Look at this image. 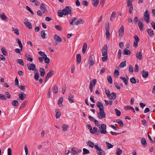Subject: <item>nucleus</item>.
Wrapping results in <instances>:
<instances>
[{
  "instance_id": "obj_41",
  "label": "nucleus",
  "mask_w": 155,
  "mask_h": 155,
  "mask_svg": "<svg viewBox=\"0 0 155 155\" xmlns=\"http://www.w3.org/2000/svg\"><path fill=\"white\" fill-rule=\"evenodd\" d=\"M76 19H77V18H72V20H70L69 21V22L70 24L72 25H74V22Z\"/></svg>"
},
{
  "instance_id": "obj_10",
  "label": "nucleus",
  "mask_w": 155,
  "mask_h": 155,
  "mask_svg": "<svg viewBox=\"0 0 155 155\" xmlns=\"http://www.w3.org/2000/svg\"><path fill=\"white\" fill-rule=\"evenodd\" d=\"M91 133L92 134H95L96 135H98L99 133V130L96 127H94L93 130L91 131Z\"/></svg>"
},
{
  "instance_id": "obj_22",
  "label": "nucleus",
  "mask_w": 155,
  "mask_h": 155,
  "mask_svg": "<svg viewBox=\"0 0 155 155\" xmlns=\"http://www.w3.org/2000/svg\"><path fill=\"white\" fill-rule=\"evenodd\" d=\"M77 61V63L79 64L81 62V56L80 54H78L76 55Z\"/></svg>"
},
{
  "instance_id": "obj_62",
  "label": "nucleus",
  "mask_w": 155,
  "mask_h": 155,
  "mask_svg": "<svg viewBox=\"0 0 155 155\" xmlns=\"http://www.w3.org/2000/svg\"><path fill=\"white\" fill-rule=\"evenodd\" d=\"M105 93L108 97H110V92L109 90L106 89Z\"/></svg>"
},
{
  "instance_id": "obj_12",
  "label": "nucleus",
  "mask_w": 155,
  "mask_h": 155,
  "mask_svg": "<svg viewBox=\"0 0 155 155\" xmlns=\"http://www.w3.org/2000/svg\"><path fill=\"white\" fill-rule=\"evenodd\" d=\"M19 98L21 101H23L26 97V94L23 93L22 92H21L20 94H18Z\"/></svg>"
},
{
  "instance_id": "obj_34",
  "label": "nucleus",
  "mask_w": 155,
  "mask_h": 155,
  "mask_svg": "<svg viewBox=\"0 0 155 155\" xmlns=\"http://www.w3.org/2000/svg\"><path fill=\"white\" fill-rule=\"evenodd\" d=\"M16 41H18V43L19 45V47L21 48V50H22V48L23 47V45L21 43V40L18 38H17L16 39Z\"/></svg>"
},
{
  "instance_id": "obj_16",
  "label": "nucleus",
  "mask_w": 155,
  "mask_h": 155,
  "mask_svg": "<svg viewBox=\"0 0 155 155\" xmlns=\"http://www.w3.org/2000/svg\"><path fill=\"white\" fill-rule=\"evenodd\" d=\"M24 23L27 28L30 29L32 28V25L30 22L27 21H25Z\"/></svg>"
},
{
  "instance_id": "obj_2",
  "label": "nucleus",
  "mask_w": 155,
  "mask_h": 155,
  "mask_svg": "<svg viewBox=\"0 0 155 155\" xmlns=\"http://www.w3.org/2000/svg\"><path fill=\"white\" fill-rule=\"evenodd\" d=\"M72 8L70 6H66L65 8L62 10L64 13V15H67L68 14H71Z\"/></svg>"
},
{
  "instance_id": "obj_45",
  "label": "nucleus",
  "mask_w": 155,
  "mask_h": 155,
  "mask_svg": "<svg viewBox=\"0 0 155 155\" xmlns=\"http://www.w3.org/2000/svg\"><path fill=\"white\" fill-rule=\"evenodd\" d=\"M122 151L120 148H118L117 149V155H120L122 153Z\"/></svg>"
},
{
  "instance_id": "obj_21",
  "label": "nucleus",
  "mask_w": 155,
  "mask_h": 155,
  "mask_svg": "<svg viewBox=\"0 0 155 155\" xmlns=\"http://www.w3.org/2000/svg\"><path fill=\"white\" fill-rule=\"evenodd\" d=\"M86 143L89 147L91 148H93L94 147V143L90 140L88 141Z\"/></svg>"
},
{
  "instance_id": "obj_26",
  "label": "nucleus",
  "mask_w": 155,
  "mask_h": 155,
  "mask_svg": "<svg viewBox=\"0 0 155 155\" xmlns=\"http://www.w3.org/2000/svg\"><path fill=\"white\" fill-rule=\"evenodd\" d=\"M92 3L94 7H97L99 3V1L98 0H92Z\"/></svg>"
},
{
  "instance_id": "obj_28",
  "label": "nucleus",
  "mask_w": 155,
  "mask_h": 155,
  "mask_svg": "<svg viewBox=\"0 0 155 155\" xmlns=\"http://www.w3.org/2000/svg\"><path fill=\"white\" fill-rule=\"evenodd\" d=\"M123 53L124 55H129L130 54L131 52L130 50H128L127 48H125L123 51Z\"/></svg>"
},
{
  "instance_id": "obj_27",
  "label": "nucleus",
  "mask_w": 155,
  "mask_h": 155,
  "mask_svg": "<svg viewBox=\"0 0 155 155\" xmlns=\"http://www.w3.org/2000/svg\"><path fill=\"white\" fill-rule=\"evenodd\" d=\"M137 58L140 60H141L142 59V54H141V52L139 51L136 54Z\"/></svg>"
},
{
  "instance_id": "obj_36",
  "label": "nucleus",
  "mask_w": 155,
  "mask_h": 155,
  "mask_svg": "<svg viewBox=\"0 0 155 155\" xmlns=\"http://www.w3.org/2000/svg\"><path fill=\"white\" fill-rule=\"evenodd\" d=\"M0 16L1 18L3 20H6L8 18V17L3 13L1 14Z\"/></svg>"
},
{
  "instance_id": "obj_49",
  "label": "nucleus",
  "mask_w": 155,
  "mask_h": 155,
  "mask_svg": "<svg viewBox=\"0 0 155 155\" xmlns=\"http://www.w3.org/2000/svg\"><path fill=\"white\" fill-rule=\"evenodd\" d=\"M58 15L59 16L61 17L63 16V15H64V12H63V11H62V10L61 12L60 11H58Z\"/></svg>"
},
{
  "instance_id": "obj_54",
  "label": "nucleus",
  "mask_w": 155,
  "mask_h": 155,
  "mask_svg": "<svg viewBox=\"0 0 155 155\" xmlns=\"http://www.w3.org/2000/svg\"><path fill=\"white\" fill-rule=\"evenodd\" d=\"M107 80L109 83L110 84L112 83V80L111 77L110 76H108L107 77Z\"/></svg>"
},
{
  "instance_id": "obj_39",
  "label": "nucleus",
  "mask_w": 155,
  "mask_h": 155,
  "mask_svg": "<svg viewBox=\"0 0 155 155\" xmlns=\"http://www.w3.org/2000/svg\"><path fill=\"white\" fill-rule=\"evenodd\" d=\"M12 104L14 107H17L18 105V102L16 100L13 101L12 103Z\"/></svg>"
},
{
  "instance_id": "obj_1",
  "label": "nucleus",
  "mask_w": 155,
  "mask_h": 155,
  "mask_svg": "<svg viewBox=\"0 0 155 155\" xmlns=\"http://www.w3.org/2000/svg\"><path fill=\"white\" fill-rule=\"evenodd\" d=\"M150 13L148 10H147L145 11V12L144 13L143 19L144 21L147 22L148 23L150 21Z\"/></svg>"
},
{
  "instance_id": "obj_4",
  "label": "nucleus",
  "mask_w": 155,
  "mask_h": 155,
  "mask_svg": "<svg viewBox=\"0 0 155 155\" xmlns=\"http://www.w3.org/2000/svg\"><path fill=\"white\" fill-rule=\"evenodd\" d=\"M99 129L101 134H106L107 133L106 126L105 124H102L101 126L99 127Z\"/></svg>"
},
{
  "instance_id": "obj_8",
  "label": "nucleus",
  "mask_w": 155,
  "mask_h": 155,
  "mask_svg": "<svg viewBox=\"0 0 155 155\" xmlns=\"http://www.w3.org/2000/svg\"><path fill=\"white\" fill-rule=\"evenodd\" d=\"M134 38L135 41L134 42V46L135 47L137 46L138 43L140 41V39L137 35H135Z\"/></svg>"
},
{
  "instance_id": "obj_9",
  "label": "nucleus",
  "mask_w": 155,
  "mask_h": 155,
  "mask_svg": "<svg viewBox=\"0 0 155 155\" xmlns=\"http://www.w3.org/2000/svg\"><path fill=\"white\" fill-rule=\"evenodd\" d=\"M27 66L28 67V68L29 70H36L37 71V69H35V64L33 63L31 64L30 65L28 64H27Z\"/></svg>"
},
{
  "instance_id": "obj_57",
  "label": "nucleus",
  "mask_w": 155,
  "mask_h": 155,
  "mask_svg": "<svg viewBox=\"0 0 155 155\" xmlns=\"http://www.w3.org/2000/svg\"><path fill=\"white\" fill-rule=\"evenodd\" d=\"M13 31H14V33L17 35L19 34L18 30L17 28H13Z\"/></svg>"
},
{
  "instance_id": "obj_43",
  "label": "nucleus",
  "mask_w": 155,
  "mask_h": 155,
  "mask_svg": "<svg viewBox=\"0 0 155 155\" xmlns=\"http://www.w3.org/2000/svg\"><path fill=\"white\" fill-rule=\"evenodd\" d=\"M41 37L43 38L44 39V38H46L45 36L46 35V34L45 32V31L43 30L41 31Z\"/></svg>"
},
{
  "instance_id": "obj_64",
  "label": "nucleus",
  "mask_w": 155,
  "mask_h": 155,
  "mask_svg": "<svg viewBox=\"0 0 155 155\" xmlns=\"http://www.w3.org/2000/svg\"><path fill=\"white\" fill-rule=\"evenodd\" d=\"M38 54L41 56H42V57H44L46 55L45 54V53L41 51H39L38 52Z\"/></svg>"
},
{
  "instance_id": "obj_31",
  "label": "nucleus",
  "mask_w": 155,
  "mask_h": 155,
  "mask_svg": "<svg viewBox=\"0 0 155 155\" xmlns=\"http://www.w3.org/2000/svg\"><path fill=\"white\" fill-rule=\"evenodd\" d=\"M138 25L140 31H142L143 30V24L141 22L139 21L138 23Z\"/></svg>"
},
{
  "instance_id": "obj_44",
  "label": "nucleus",
  "mask_w": 155,
  "mask_h": 155,
  "mask_svg": "<svg viewBox=\"0 0 155 155\" xmlns=\"http://www.w3.org/2000/svg\"><path fill=\"white\" fill-rule=\"evenodd\" d=\"M110 29L109 23L108 22L106 23L105 30L106 31H109Z\"/></svg>"
},
{
  "instance_id": "obj_63",
  "label": "nucleus",
  "mask_w": 155,
  "mask_h": 155,
  "mask_svg": "<svg viewBox=\"0 0 155 155\" xmlns=\"http://www.w3.org/2000/svg\"><path fill=\"white\" fill-rule=\"evenodd\" d=\"M122 51L120 49H119L118 53V57L119 59H120L121 57Z\"/></svg>"
},
{
  "instance_id": "obj_51",
  "label": "nucleus",
  "mask_w": 155,
  "mask_h": 155,
  "mask_svg": "<svg viewBox=\"0 0 155 155\" xmlns=\"http://www.w3.org/2000/svg\"><path fill=\"white\" fill-rule=\"evenodd\" d=\"M114 110L116 113V115L118 116H120L121 115L120 111L117 109H115Z\"/></svg>"
},
{
  "instance_id": "obj_48",
  "label": "nucleus",
  "mask_w": 155,
  "mask_h": 155,
  "mask_svg": "<svg viewBox=\"0 0 155 155\" xmlns=\"http://www.w3.org/2000/svg\"><path fill=\"white\" fill-rule=\"evenodd\" d=\"M44 59H45V63H49L50 61L49 58L47 57L46 55L45 56H44Z\"/></svg>"
},
{
  "instance_id": "obj_19",
  "label": "nucleus",
  "mask_w": 155,
  "mask_h": 155,
  "mask_svg": "<svg viewBox=\"0 0 155 155\" xmlns=\"http://www.w3.org/2000/svg\"><path fill=\"white\" fill-rule=\"evenodd\" d=\"M40 8L43 12V13H45L46 11H47L45 6L43 3H42L40 5Z\"/></svg>"
},
{
  "instance_id": "obj_40",
  "label": "nucleus",
  "mask_w": 155,
  "mask_h": 155,
  "mask_svg": "<svg viewBox=\"0 0 155 155\" xmlns=\"http://www.w3.org/2000/svg\"><path fill=\"white\" fill-rule=\"evenodd\" d=\"M126 66V61H125L121 62L119 65V67L120 68H123Z\"/></svg>"
},
{
  "instance_id": "obj_18",
  "label": "nucleus",
  "mask_w": 155,
  "mask_h": 155,
  "mask_svg": "<svg viewBox=\"0 0 155 155\" xmlns=\"http://www.w3.org/2000/svg\"><path fill=\"white\" fill-rule=\"evenodd\" d=\"M54 37V39L58 42H61L62 41V39L57 35H55Z\"/></svg>"
},
{
  "instance_id": "obj_55",
  "label": "nucleus",
  "mask_w": 155,
  "mask_h": 155,
  "mask_svg": "<svg viewBox=\"0 0 155 155\" xmlns=\"http://www.w3.org/2000/svg\"><path fill=\"white\" fill-rule=\"evenodd\" d=\"M18 63L20 64L21 65L23 66L24 65L23 61L21 59H18Z\"/></svg>"
},
{
  "instance_id": "obj_14",
  "label": "nucleus",
  "mask_w": 155,
  "mask_h": 155,
  "mask_svg": "<svg viewBox=\"0 0 155 155\" xmlns=\"http://www.w3.org/2000/svg\"><path fill=\"white\" fill-rule=\"evenodd\" d=\"M97 106L99 108V110H103L104 109V107L102 104L100 102H98L97 103Z\"/></svg>"
},
{
  "instance_id": "obj_35",
  "label": "nucleus",
  "mask_w": 155,
  "mask_h": 155,
  "mask_svg": "<svg viewBox=\"0 0 155 155\" xmlns=\"http://www.w3.org/2000/svg\"><path fill=\"white\" fill-rule=\"evenodd\" d=\"M141 143L143 147H145L146 146L147 143L146 140L145 138H142L141 141Z\"/></svg>"
},
{
  "instance_id": "obj_29",
  "label": "nucleus",
  "mask_w": 155,
  "mask_h": 155,
  "mask_svg": "<svg viewBox=\"0 0 155 155\" xmlns=\"http://www.w3.org/2000/svg\"><path fill=\"white\" fill-rule=\"evenodd\" d=\"M147 31L151 36H152L154 35L153 31L152 29L148 28L147 29Z\"/></svg>"
},
{
  "instance_id": "obj_47",
  "label": "nucleus",
  "mask_w": 155,
  "mask_h": 155,
  "mask_svg": "<svg viewBox=\"0 0 155 155\" xmlns=\"http://www.w3.org/2000/svg\"><path fill=\"white\" fill-rule=\"evenodd\" d=\"M106 144L107 147V149H108L111 148L113 147V145L108 142H106Z\"/></svg>"
},
{
  "instance_id": "obj_30",
  "label": "nucleus",
  "mask_w": 155,
  "mask_h": 155,
  "mask_svg": "<svg viewBox=\"0 0 155 155\" xmlns=\"http://www.w3.org/2000/svg\"><path fill=\"white\" fill-rule=\"evenodd\" d=\"M52 90L54 93L56 94L58 93V86L57 85H55L53 87Z\"/></svg>"
},
{
  "instance_id": "obj_17",
  "label": "nucleus",
  "mask_w": 155,
  "mask_h": 155,
  "mask_svg": "<svg viewBox=\"0 0 155 155\" xmlns=\"http://www.w3.org/2000/svg\"><path fill=\"white\" fill-rule=\"evenodd\" d=\"M117 96L116 93L114 92H112L110 95V97H108L110 100L113 99L115 100L116 97Z\"/></svg>"
},
{
  "instance_id": "obj_42",
  "label": "nucleus",
  "mask_w": 155,
  "mask_h": 155,
  "mask_svg": "<svg viewBox=\"0 0 155 155\" xmlns=\"http://www.w3.org/2000/svg\"><path fill=\"white\" fill-rule=\"evenodd\" d=\"M1 51L2 53L5 56H6L7 55V52L5 50V49L3 47V48H2L1 49Z\"/></svg>"
},
{
  "instance_id": "obj_15",
  "label": "nucleus",
  "mask_w": 155,
  "mask_h": 155,
  "mask_svg": "<svg viewBox=\"0 0 155 155\" xmlns=\"http://www.w3.org/2000/svg\"><path fill=\"white\" fill-rule=\"evenodd\" d=\"M92 54H91L89 58V62L90 66H92L94 63V61L92 58Z\"/></svg>"
},
{
  "instance_id": "obj_13",
  "label": "nucleus",
  "mask_w": 155,
  "mask_h": 155,
  "mask_svg": "<svg viewBox=\"0 0 155 155\" xmlns=\"http://www.w3.org/2000/svg\"><path fill=\"white\" fill-rule=\"evenodd\" d=\"M124 32V28L123 25H122L119 30V35L120 37H122Z\"/></svg>"
},
{
  "instance_id": "obj_11",
  "label": "nucleus",
  "mask_w": 155,
  "mask_h": 155,
  "mask_svg": "<svg viewBox=\"0 0 155 155\" xmlns=\"http://www.w3.org/2000/svg\"><path fill=\"white\" fill-rule=\"evenodd\" d=\"M77 149L75 147H74L71 149V155H76L78 153Z\"/></svg>"
},
{
  "instance_id": "obj_6",
  "label": "nucleus",
  "mask_w": 155,
  "mask_h": 155,
  "mask_svg": "<svg viewBox=\"0 0 155 155\" xmlns=\"http://www.w3.org/2000/svg\"><path fill=\"white\" fill-rule=\"evenodd\" d=\"M102 55L103 56L107 55V45H105L102 49Z\"/></svg>"
},
{
  "instance_id": "obj_60",
  "label": "nucleus",
  "mask_w": 155,
  "mask_h": 155,
  "mask_svg": "<svg viewBox=\"0 0 155 155\" xmlns=\"http://www.w3.org/2000/svg\"><path fill=\"white\" fill-rule=\"evenodd\" d=\"M0 99L3 100H6L7 99L5 95L0 94Z\"/></svg>"
},
{
  "instance_id": "obj_46",
  "label": "nucleus",
  "mask_w": 155,
  "mask_h": 155,
  "mask_svg": "<svg viewBox=\"0 0 155 155\" xmlns=\"http://www.w3.org/2000/svg\"><path fill=\"white\" fill-rule=\"evenodd\" d=\"M68 125L66 124H63L62 126V127L63 129L62 130L63 131H66V130L67 128L68 127Z\"/></svg>"
},
{
  "instance_id": "obj_58",
  "label": "nucleus",
  "mask_w": 155,
  "mask_h": 155,
  "mask_svg": "<svg viewBox=\"0 0 155 155\" xmlns=\"http://www.w3.org/2000/svg\"><path fill=\"white\" fill-rule=\"evenodd\" d=\"M130 80L131 83L133 84H135L136 82V79L134 77L131 78L130 79Z\"/></svg>"
},
{
  "instance_id": "obj_5",
  "label": "nucleus",
  "mask_w": 155,
  "mask_h": 155,
  "mask_svg": "<svg viewBox=\"0 0 155 155\" xmlns=\"http://www.w3.org/2000/svg\"><path fill=\"white\" fill-rule=\"evenodd\" d=\"M99 112L97 113V116L100 119L104 118L105 117L106 114L104 110H99Z\"/></svg>"
},
{
  "instance_id": "obj_59",
  "label": "nucleus",
  "mask_w": 155,
  "mask_h": 155,
  "mask_svg": "<svg viewBox=\"0 0 155 155\" xmlns=\"http://www.w3.org/2000/svg\"><path fill=\"white\" fill-rule=\"evenodd\" d=\"M114 76H115L116 75L117 77H118L119 74V71L117 70H115L114 71Z\"/></svg>"
},
{
  "instance_id": "obj_52",
  "label": "nucleus",
  "mask_w": 155,
  "mask_h": 155,
  "mask_svg": "<svg viewBox=\"0 0 155 155\" xmlns=\"http://www.w3.org/2000/svg\"><path fill=\"white\" fill-rule=\"evenodd\" d=\"M117 121L120 127H123L124 126L122 120L118 119L117 120Z\"/></svg>"
},
{
  "instance_id": "obj_33",
  "label": "nucleus",
  "mask_w": 155,
  "mask_h": 155,
  "mask_svg": "<svg viewBox=\"0 0 155 155\" xmlns=\"http://www.w3.org/2000/svg\"><path fill=\"white\" fill-rule=\"evenodd\" d=\"M63 101V99L62 97H61L59 99L58 101V104L60 107H61V106H62L61 104Z\"/></svg>"
},
{
  "instance_id": "obj_53",
  "label": "nucleus",
  "mask_w": 155,
  "mask_h": 155,
  "mask_svg": "<svg viewBox=\"0 0 155 155\" xmlns=\"http://www.w3.org/2000/svg\"><path fill=\"white\" fill-rule=\"evenodd\" d=\"M39 77H40V76L39 75V74L38 73V72H37L35 74V75L34 76V78L36 80L38 81V79H39Z\"/></svg>"
},
{
  "instance_id": "obj_24",
  "label": "nucleus",
  "mask_w": 155,
  "mask_h": 155,
  "mask_svg": "<svg viewBox=\"0 0 155 155\" xmlns=\"http://www.w3.org/2000/svg\"><path fill=\"white\" fill-rule=\"evenodd\" d=\"M141 73L142 77L144 78H147L148 76V72L147 71H145L144 70H143Z\"/></svg>"
},
{
  "instance_id": "obj_50",
  "label": "nucleus",
  "mask_w": 155,
  "mask_h": 155,
  "mask_svg": "<svg viewBox=\"0 0 155 155\" xmlns=\"http://www.w3.org/2000/svg\"><path fill=\"white\" fill-rule=\"evenodd\" d=\"M83 155H85L86 154H88L90 153V152L89 151V150H87V149H86V148H83Z\"/></svg>"
},
{
  "instance_id": "obj_25",
  "label": "nucleus",
  "mask_w": 155,
  "mask_h": 155,
  "mask_svg": "<svg viewBox=\"0 0 155 155\" xmlns=\"http://www.w3.org/2000/svg\"><path fill=\"white\" fill-rule=\"evenodd\" d=\"M41 76L42 77L44 76L45 74V71L44 69L43 68H41L39 69Z\"/></svg>"
},
{
  "instance_id": "obj_23",
  "label": "nucleus",
  "mask_w": 155,
  "mask_h": 155,
  "mask_svg": "<svg viewBox=\"0 0 155 155\" xmlns=\"http://www.w3.org/2000/svg\"><path fill=\"white\" fill-rule=\"evenodd\" d=\"M83 24L84 23V20L82 19L78 20L75 23V25H78L82 23Z\"/></svg>"
},
{
  "instance_id": "obj_61",
  "label": "nucleus",
  "mask_w": 155,
  "mask_h": 155,
  "mask_svg": "<svg viewBox=\"0 0 155 155\" xmlns=\"http://www.w3.org/2000/svg\"><path fill=\"white\" fill-rule=\"evenodd\" d=\"M93 85L92 84V81H91L90 83V84L89 89L90 90L91 92H92L93 91Z\"/></svg>"
},
{
  "instance_id": "obj_3",
  "label": "nucleus",
  "mask_w": 155,
  "mask_h": 155,
  "mask_svg": "<svg viewBox=\"0 0 155 155\" xmlns=\"http://www.w3.org/2000/svg\"><path fill=\"white\" fill-rule=\"evenodd\" d=\"M94 148L96 149L97 153L99 155H105V152L100 147H99L97 145H95Z\"/></svg>"
},
{
  "instance_id": "obj_56",
  "label": "nucleus",
  "mask_w": 155,
  "mask_h": 155,
  "mask_svg": "<svg viewBox=\"0 0 155 155\" xmlns=\"http://www.w3.org/2000/svg\"><path fill=\"white\" fill-rule=\"evenodd\" d=\"M26 9L28 10V11H29L31 13V14H32V15H34V13L32 11V10H31V8L28 6H26Z\"/></svg>"
},
{
  "instance_id": "obj_7",
  "label": "nucleus",
  "mask_w": 155,
  "mask_h": 155,
  "mask_svg": "<svg viewBox=\"0 0 155 155\" xmlns=\"http://www.w3.org/2000/svg\"><path fill=\"white\" fill-rule=\"evenodd\" d=\"M54 72L52 70H50L49 72L47 74L46 77L45 81L46 80H48L49 78H51L54 74Z\"/></svg>"
},
{
  "instance_id": "obj_20",
  "label": "nucleus",
  "mask_w": 155,
  "mask_h": 155,
  "mask_svg": "<svg viewBox=\"0 0 155 155\" xmlns=\"http://www.w3.org/2000/svg\"><path fill=\"white\" fill-rule=\"evenodd\" d=\"M56 112L55 116L56 118H59L61 117V113L60 112L58 109H56L55 111Z\"/></svg>"
},
{
  "instance_id": "obj_32",
  "label": "nucleus",
  "mask_w": 155,
  "mask_h": 155,
  "mask_svg": "<svg viewBox=\"0 0 155 155\" xmlns=\"http://www.w3.org/2000/svg\"><path fill=\"white\" fill-rule=\"evenodd\" d=\"M124 109H125L127 110H133L134 112H135L134 109L133 108V107H132L131 106H125L124 107Z\"/></svg>"
},
{
  "instance_id": "obj_38",
  "label": "nucleus",
  "mask_w": 155,
  "mask_h": 155,
  "mask_svg": "<svg viewBox=\"0 0 155 155\" xmlns=\"http://www.w3.org/2000/svg\"><path fill=\"white\" fill-rule=\"evenodd\" d=\"M87 48V44H84L83 45L82 52L83 54H84L86 52V50Z\"/></svg>"
},
{
  "instance_id": "obj_37",
  "label": "nucleus",
  "mask_w": 155,
  "mask_h": 155,
  "mask_svg": "<svg viewBox=\"0 0 155 155\" xmlns=\"http://www.w3.org/2000/svg\"><path fill=\"white\" fill-rule=\"evenodd\" d=\"M120 78L123 81L126 85L128 84V80L126 79L125 78L121 76L120 77Z\"/></svg>"
}]
</instances>
